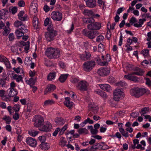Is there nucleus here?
Segmentation results:
<instances>
[{
    "label": "nucleus",
    "mask_w": 151,
    "mask_h": 151,
    "mask_svg": "<svg viewBox=\"0 0 151 151\" xmlns=\"http://www.w3.org/2000/svg\"><path fill=\"white\" fill-rule=\"evenodd\" d=\"M45 55L49 58L57 59L60 56V51L59 49L49 47L46 49Z\"/></svg>",
    "instance_id": "nucleus-1"
},
{
    "label": "nucleus",
    "mask_w": 151,
    "mask_h": 151,
    "mask_svg": "<svg viewBox=\"0 0 151 151\" xmlns=\"http://www.w3.org/2000/svg\"><path fill=\"white\" fill-rule=\"evenodd\" d=\"M130 92L132 96L139 98L146 93V90L144 88H135L131 89Z\"/></svg>",
    "instance_id": "nucleus-2"
},
{
    "label": "nucleus",
    "mask_w": 151,
    "mask_h": 151,
    "mask_svg": "<svg viewBox=\"0 0 151 151\" xmlns=\"http://www.w3.org/2000/svg\"><path fill=\"white\" fill-rule=\"evenodd\" d=\"M48 32L45 34V36L46 40L50 42L54 39V37L57 35V32L53 28L51 29V27L47 29Z\"/></svg>",
    "instance_id": "nucleus-3"
},
{
    "label": "nucleus",
    "mask_w": 151,
    "mask_h": 151,
    "mask_svg": "<svg viewBox=\"0 0 151 151\" xmlns=\"http://www.w3.org/2000/svg\"><path fill=\"white\" fill-rule=\"evenodd\" d=\"M96 65L95 62L93 60H91L84 63L83 66L84 70L89 72Z\"/></svg>",
    "instance_id": "nucleus-4"
},
{
    "label": "nucleus",
    "mask_w": 151,
    "mask_h": 151,
    "mask_svg": "<svg viewBox=\"0 0 151 151\" xmlns=\"http://www.w3.org/2000/svg\"><path fill=\"white\" fill-rule=\"evenodd\" d=\"M93 21L92 23L87 25V28L89 30L92 31L99 30L101 27V23L99 22H95L93 19Z\"/></svg>",
    "instance_id": "nucleus-5"
},
{
    "label": "nucleus",
    "mask_w": 151,
    "mask_h": 151,
    "mask_svg": "<svg viewBox=\"0 0 151 151\" xmlns=\"http://www.w3.org/2000/svg\"><path fill=\"white\" fill-rule=\"evenodd\" d=\"M35 122L34 126L37 127H40L44 124V120L43 117L40 115H36L33 119Z\"/></svg>",
    "instance_id": "nucleus-6"
},
{
    "label": "nucleus",
    "mask_w": 151,
    "mask_h": 151,
    "mask_svg": "<svg viewBox=\"0 0 151 151\" xmlns=\"http://www.w3.org/2000/svg\"><path fill=\"white\" fill-rule=\"evenodd\" d=\"M82 34L90 39L94 38L96 36L99 35L97 31L90 30L87 31L86 29H84L82 31Z\"/></svg>",
    "instance_id": "nucleus-7"
},
{
    "label": "nucleus",
    "mask_w": 151,
    "mask_h": 151,
    "mask_svg": "<svg viewBox=\"0 0 151 151\" xmlns=\"http://www.w3.org/2000/svg\"><path fill=\"white\" fill-rule=\"evenodd\" d=\"M124 94L121 89H116L114 90L113 93V99L116 101H119L123 97Z\"/></svg>",
    "instance_id": "nucleus-8"
},
{
    "label": "nucleus",
    "mask_w": 151,
    "mask_h": 151,
    "mask_svg": "<svg viewBox=\"0 0 151 151\" xmlns=\"http://www.w3.org/2000/svg\"><path fill=\"white\" fill-rule=\"evenodd\" d=\"M88 83L84 81H81L79 82L76 86L77 88L81 91H85L87 90Z\"/></svg>",
    "instance_id": "nucleus-9"
},
{
    "label": "nucleus",
    "mask_w": 151,
    "mask_h": 151,
    "mask_svg": "<svg viewBox=\"0 0 151 151\" xmlns=\"http://www.w3.org/2000/svg\"><path fill=\"white\" fill-rule=\"evenodd\" d=\"M51 17L54 20L60 21L62 18V14L59 11H53L51 14Z\"/></svg>",
    "instance_id": "nucleus-10"
},
{
    "label": "nucleus",
    "mask_w": 151,
    "mask_h": 151,
    "mask_svg": "<svg viewBox=\"0 0 151 151\" xmlns=\"http://www.w3.org/2000/svg\"><path fill=\"white\" fill-rule=\"evenodd\" d=\"M135 75L133 73V72H132L130 73H129L128 75H125L124 76V78L127 80L132 81L134 82H136L139 81V78L134 75Z\"/></svg>",
    "instance_id": "nucleus-11"
},
{
    "label": "nucleus",
    "mask_w": 151,
    "mask_h": 151,
    "mask_svg": "<svg viewBox=\"0 0 151 151\" xmlns=\"http://www.w3.org/2000/svg\"><path fill=\"white\" fill-rule=\"evenodd\" d=\"M110 71L109 68H101L98 70V73L101 76H106L109 74Z\"/></svg>",
    "instance_id": "nucleus-12"
},
{
    "label": "nucleus",
    "mask_w": 151,
    "mask_h": 151,
    "mask_svg": "<svg viewBox=\"0 0 151 151\" xmlns=\"http://www.w3.org/2000/svg\"><path fill=\"white\" fill-rule=\"evenodd\" d=\"M37 4L36 3H32L31 4L29 8V12L30 14L35 15V14L37 13L38 11L37 10Z\"/></svg>",
    "instance_id": "nucleus-13"
},
{
    "label": "nucleus",
    "mask_w": 151,
    "mask_h": 151,
    "mask_svg": "<svg viewBox=\"0 0 151 151\" xmlns=\"http://www.w3.org/2000/svg\"><path fill=\"white\" fill-rule=\"evenodd\" d=\"M26 142L28 145L33 147H36L37 144V142L36 140L31 137L27 138Z\"/></svg>",
    "instance_id": "nucleus-14"
},
{
    "label": "nucleus",
    "mask_w": 151,
    "mask_h": 151,
    "mask_svg": "<svg viewBox=\"0 0 151 151\" xmlns=\"http://www.w3.org/2000/svg\"><path fill=\"white\" fill-rule=\"evenodd\" d=\"M52 128V125L50 122H47L42 128H40L39 130L42 131L47 132L50 131Z\"/></svg>",
    "instance_id": "nucleus-15"
},
{
    "label": "nucleus",
    "mask_w": 151,
    "mask_h": 151,
    "mask_svg": "<svg viewBox=\"0 0 151 151\" xmlns=\"http://www.w3.org/2000/svg\"><path fill=\"white\" fill-rule=\"evenodd\" d=\"M29 44L30 42L29 41H27V42H25L23 41H21L18 42L17 45H18L19 46V47H22L23 46H24V50L25 51H27L29 49Z\"/></svg>",
    "instance_id": "nucleus-16"
},
{
    "label": "nucleus",
    "mask_w": 151,
    "mask_h": 151,
    "mask_svg": "<svg viewBox=\"0 0 151 151\" xmlns=\"http://www.w3.org/2000/svg\"><path fill=\"white\" fill-rule=\"evenodd\" d=\"M19 19L22 21L27 20L28 19V16L26 14H24L23 11H20L18 15Z\"/></svg>",
    "instance_id": "nucleus-17"
},
{
    "label": "nucleus",
    "mask_w": 151,
    "mask_h": 151,
    "mask_svg": "<svg viewBox=\"0 0 151 151\" xmlns=\"http://www.w3.org/2000/svg\"><path fill=\"white\" fill-rule=\"evenodd\" d=\"M91 56L90 53L88 51H85L83 54H80L79 57L82 60L86 61L89 59Z\"/></svg>",
    "instance_id": "nucleus-18"
},
{
    "label": "nucleus",
    "mask_w": 151,
    "mask_h": 151,
    "mask_svg": "<svg viewBox=\"0 0 151 151\" xmlns=\"http://www.w3.org/2000/svg\"><path fill=\"white\" fill-rule=\"evenodd\" d=\"M87 6L90 8H93L96 5V0H85Z\"/></svg>",
    "instance_id": "nucleus-19"
},
{
    "label": "nucleus",
    "mask_w": 151,
    "mask_h": 151,
    "mask_svg": "<svg viewBox=\"0 0 151 151\" xmlns=\"http://www.w3.org/2000/svg\"><path fill=\"white\" fill-rule=\"evenodd\" d=\"M133 70L134 71L133 73L139 76H143L145 72L143 69L138 67H136Z\"/></svg>",
    "instance_id": "nucleus-20"
},
{
    "label": "nucleus",
    "mask_w": 151,
    "mask_h": 151,
    "mask_svg": "<svg viewBox=\"0 0 151 151\" xmlns=\"http://www.w3.org/2000/svg\"><path fill=\"white\" fill-rule=\"evenodd\" d=\"M56 88V87L54 85L51 84L48 86L44 92L45 94H47L48 93H50L53 91Z\"/></svg>",
    "instance_id": "nucleus-21"
},
{
    "label": "nucleus",
    "mask_w": 151,
    "mask_h": 151,
    "mask_svg": "<svg viewBox=\"0 0 151 151\" xmlns=\"http://www.w3.org/2000/svg\"><path fill=\"white\" fill-rule=\"evenodd\" d=\"M70 98L68 97L65 98V101L64 102V104L67 107L71 109L73 105V103L70 101Z\"/></svg>",
    "instance_id": "nucleus-22"
},
{
    "label": "nucleus",
    "mask_w": 151,
    "mask_h": 151,
    "mask_svg": "<svg viewBox=\"0 0 151 151\" xmlns=\"http://www.w3.org/2000/svg\"><path fill=\"white\" fill-rule=\"evenodd\" d=\"M33 25L36 29L39 28L40 24L39 22L38 19L36 16H34L33 19Z\"/></svg>",
    "instance_id": "nucleus-23"
},
{
    "label": "nucleus",
    "mask_w": 151,
    "mask_h": 151,
    "mask_svg": "<svg viewBox=\"0 0 151 151\" xmlns=\"http://www.w3.org/2000/svg\"><path fill=\"white\" fill-rule=\"evenodd\" d=\"M99 86L100 88L104 90L109 92L111 91V87L109 84H102L100 85Z\"/></svg>",
    "instance_id": "nucleus-24"
},
{
    "label": "nucleus",
    "mask_w": 151,
    "mask_h": 151,
    "mask_svg": "<svg viewBox=\"0 0 151 151\" xmlns=\"http://www.w3.org/2000/svg\"><path fill=\"white\" fill-rule=\"evenodd\" d=\"M44 25L47 26L48 25L47 29H48L49 28L51 27V29L53 28V26L52 24V21L51 19L48 18H47L44 21Z\"/></svg>",
    "instance_id": "nucleus-25"
},
{
    "label": "nucleus",
    "mask_w": 151,
    "mask_h": 151,
    "mask_svg": "<svg viewBox=\"0 0 151 151\" xmlns=\"http://www.w3.org/2000/svg\"><path fill=\"white\" fill-rule=\"evenodd\" d=\"M56 123L58 125H62L65 123V121L64 119L60 117L56 118L55 120Z\"/></svg>",
    "instance_id": "nucleus-26"
},
{
    "label": "nucleus",
    "mask_w": 151,
    "mask_h": 151,
    "mask_svg": "<svg viewBox=\"0 0 151 151\" xmlns=\"http://www.w3.org/2000/svg\"><path fill=\"white\" fill-rule=\"evenodd\" d=\"M9 89L10 91L8 95L9 97H13L17 95L18 93L16 89L12 88H10Z\"/></svg>",
    "instance_id": "nucleus-27"
},
{
    "label": "nucleus",
    "mask_w": 151,
    "mask_h": 151,
    "mask_svg": "<svg viewBox=\"0 0 151 151\" xmlns=\"http://www.w3.org/2000/svg\"><path fill=\"white\" fill-rule=\"evenodd\" d=\"M146 21V19L145 18L139 19L138 22L139 23L134 24V25L137 27H142V25L143 24L144 22Z\"/></svg>",
    "instance_id": "nucleus-28"
},
{
    "label": "nucleus",
    "mask_w": 151,
    "mask_h": 151,
    "mask_svg": "<svg viewBox=\"0 0 151 151\" xmlns=\"http://www.w3.org/2000/svg\"><path fill=\"white\" fill-rule=\"evenodd\" d=\"M69 74H62L59 77V81L62 83H64L67 79Z\"/></svg>",
    "instance_id": "nucleus-29"
},
{
    "label": "nucleus",
    "mask_w": 151,
    "mask_h": 151,
    "mask_svg": "<svg viewBox=\"0 0 151 151\" xmlns=\"http://www.w3.org/2000/svg\"><path fill=\"white\" fill-rule=\"evenodd\" d=\"M93 18L90 17L89 18H84L83 19V23L85 24H90L91 23H92L93 21Z\"/></svg>",
    "instance_id": "nucleus-30"
},
{
    "label": "nucleus",
    "mask_w": 151,
    "mask_h": 151,
    "mask_svg": "<svg viewBox=\"0 0 151 151\" xmlns=\"http://www.w3.org/2000/svg\"><path fill=\"white\" fill-rule=\"evenodd\" d=\"M40 146L41 149L43 150H47L50 147L48 144L45 142L40 144Z\"/></svg>",
    "instance_id": "nucleus-31"
},
{
    "label": "nucleus",
    "mask_w": 151,
    "mask_h": 151,
    "mask_svg": "<svg viewBox=\"0 0 151 151\" xmlns=\"http://www.w3.org/2000/svg\"><path fill=\"white\" fill-rule=\"evenodd\" d=\"M56 76V73L55 72L50 73L47 76V80L51 81L55 79Z\"/></svg>",
    "instance_id": "nucleus-32"
},
{
    "label": "nucleus",
    "mask_w": 151,
    "mask_h": 151,
    "mask_svg": "<svg viewBox=\"0 0 151 151\" xmlns=\"http://www.w3.org/2000/svg\"><path fill=\"white\" fill-rule=\"evenodd\" d=\"M96 92L97 94L101 96L104 98H106L107 97V95L103 91L98 90L96 91Z\"/></svg>",
    "instance_id": "nucleus-33"
},
{
    "label": "nucleus",
    "mask_w": 151,
    "mask_h": 151,
    "mask_svg": "<svg viewBox=\"0 0 151 151\" xmlns=\"http://www.w3.org/2000/svg\"><path fill=\"white\" fill-rule=\"evenodd\" d=\"M78 132L79 134H86L88 133V131L86 128H81L79 129Z\"/></svg>",
    "instance_id": "nucleus-34"
},
{
    "label": "nucleus",
    "mask_w": 151,
    "mask_h": 151,
    "mask_svg": "<svg viewBox=\"0 0 151 151\" xmlns=\"http://www.w3.org/2000/svg\"><path fill=\"white\" fill-rule=\"evenodd\" d=\"M83 13L84 14L88 16L93 15V14L92 10L88 9H85Z\"/></svg>",
    "instance_id": "nucleus-35"
},
{
    "label": "nucleus",
    "mask_w": 151,
    "mask_h": 151,
    "mask_svg": "<svg viewBox=\"0 0 151 151\" xmlns=\"http://www.w3.org/2000/svg\"><path fill=\"white\" fill-rule=\"evenodd\" d=\"M13 78L14 79L16 80L18 82L22 81V78L21 75L18 76L15 74L13 76Z\"/></svg>",
    "instance_id": "nucleus-36"
},
{
    "label": "nucleus",
    "mask_w": 151,
    "mask_h": 151,
    "mask_svg": "<svg viewBox=\"0 0 151 151\" xmlns=\"http://www.w3.org/2000/svg\"><path fill=\"white\" fill-rule=\"evenodd\" d=\"M15 34L17 38L19 39L20 37L24 35V32L23 31H20L19 29H17L16 31Z\"/></svg>",
    "instance_id": "nucleus-37"
},
{
    "label": "nucleus",
    "mask_w": 151,
    "mask_h": 151,
    "mask_svg": "<svg viewBox=\"0 0 151 151\" xmlns=\"http://www.w3.org/2000/svg\"><path fill=\"white\" fill-rule=\"evenodd\" d=\"M149 110V108L148 107H145L143 108L141 111L140 113H141V116H145L144 114H145Z\"/></svg>",
    "instance_id": "nucleus-38"
},
{
    "label": "nucleus",
    "mask_w": 151,
    "mask_h": 151,
    "mask_svg": "<svg viewBox=\"0 0 151 151\" xmlns=\"http://www.w3.org/2000/svg\"><path fill=\"white\" fill-rule=\"evenodd\" d=\"M36 78H31L29 79L27 83L30 85V86H33L35 83V81L36 80Z\"/></svg>",
    "instance_id": "nucleus-39"
},
{
    "label": "nucleus",
    "mask_w": 151,
    "mask_h": 151,
    "mask_svg": "<svg viewBox=\"0 0 151 151\" xmlns=\"http://www.w3.org/2000/svg\"><path fill=\"white\" fill-rule=\"evenodd\" d=\"M8 13L7 10L2 9L0 11V18L3 19L2 17L5 15H7Z\"/></svg>",
    "instance_id": "nucleus-40"
},
{
    "label": "nucleus",
    "mask_w": 151,
    "mask_h": 151,
    "mask_svg": "<svg viewBox=\"0 0 151 151\" xmlns=\"http://www.w3.org/2000/svg\"><path fill=\"white\" fill-rule=\"evenodd\" d=\"M111 58L110 55L109 54H106L105 58V61H104V65L105 66L108 65V62L111 60Z\"/></svg>",
    "instance_id": "nucleus-41"
},
{
    "label": "nucleus",
    "mask_w": 151,
    "mask_h": 151,
    "mask_svg": "<svg viewBox=\"0 0 151 151\" xmlns=\"http://www.w3.org/2000/svg\"><path fill=\"white\" fill-rule=\"evenodd\" d=\"M55 103V101L51 100H48L45 101L44 105L45 106L51 105Z\"/></svg>",
    "instance_id": "nucleus-42"
},
{
    "label": "nucleus",
    "mask_w": 151,
    "mask_h": 151,
    "mask_svg": "<svg viewBox=\"0 0 151 151\" xmlns=\"http://www.w3.org/2000/svg\"><path fill=\"white\" fill-rule=\"evenodd\" d=\"M2 119L6 121V124H9L10 123L11 121V118L9 116H5Z\"/></svg>",
    "instance_id": "nucleus-43"
},
{
    "label": "nucleus",
    "mask_w": 151,
    "mask_h": 151,
    "mask_svg": "<svg viewBox=\"0 0 151 151\" xmlns=\"http://www.w3.org/2000/svg\"><path fill=\"white\" fill-rule=\"evenodd\" d=\"M141 53L145 57L149 55V50L147 49H144L142 51Z\"/></svg>",
    "instance_id": "nucleus-44"
},
{
    "label": "nucleus",
    "mask_w": 151,
    "mask_h": 151,
    "mask_svg": "<svg viewBox=\"0 0 151 151\" xmlns=\"http://www.w3.org/2000/svg\"><path fill=\"white\" fill-rule=\"evenodd\" d=\"M9 28L5 27L4 29V31L3 32V34L4 36H7L10 32Z\"/></svg>",
    "instance_id": "nucleus-45"
},
{
    "label": "nucleus",
    "mask_w": 151,
    "mask_h": 151,
    "mask_svg": "<svg viewBox=\"0 0 151 151\" xmlns=\"http://www.w3.org/2000/svg\"><path fill=\"white\" fill-rule=\"evenodd\" d=\"M67 126H68V124H65L64 125V126L61 129H60V131H59L60 132L59 135H62L63 134L64 131L67 128V127H68Z\"/></svg>",
    "instance_id": "nucleus-46"
},
{
    "label": "nucleus",
    "mask_w": 151,
    "mask_h": 151,
    "mask_svg": "<svg viewBox=\"0 0 151 151\" xmlns=\"http://www.w3.org/2000/svg\"><path fill=\"white\" fill-rule=\"evenodd\" d=\"M115 122H112L110 120H107L106 122V123L108 125H112L113 124H115L116 123L118 122V119L117 117H116L115 118Z\"/></svg>",
    "instance_id": "nucleus-47"
},
{
    "label": "nucleus",
    "mask_w": 151,
    "mask_h": 151,
    "mask_svg": "<svg viewBox=\"0 0 151 151\" xmlns=\"http://www.w3.org/2000/svg\"><path fill=\"white\" fill-rule=\"evenodd\" d=\"M14 26L17 27H18L19 26H21L23 25V23L21 21L17 20L14 23Z\"/></svg>",
    "instance_id": "nucleus-48"
},
{
    "label": "nucleus",
    "mask_w": 151,
    "mask_h": 151,
    "mask_svg": "<svg viewBox=\"0 0 151 151\" xmlns=\"http://www.w3.org/2000/svg\"><path fill=\"white\" fill-rule=\"evenodd\" d=\"M17 7L16 6H14L12 8H11L10 7L9 9V11L10 12H11L13 14H15L17 12Z\"/></svg>",
    "instance_id": "nucleus-49"
},
{
    "label": "nucleus",
    "mask_w": 151,
    "mask_h": 151,
    "mask_svg": "<svg viewBox=\"0 0 151 151\" xmlns=\"http://www.w3.org/2000/svg\"><path fill=\"white\" fill-rule=\"evenodd\" d=\"M6 79L1 78L0 79V86L1 85L2 87H5L6 84Z\"/></svg>",
    "instance_id": "nucleus-50"
},
{
    "label": "nucleus",
    "mask_w": 151,
    "mask_h": 151,
    "mask_svg": "<svg viewBox=\"0 0 151 151\" xmlns=\"http://www.w3.org/2000/svg\"><path fill=\"white\" fill-rule=\"evenodd\" d=\"M46 137L45 136H40L38 137V139L41 143L45 142Z\"/></svg>",
    "instance_id": "nucleus-51"
},
{
    "label": "nucleus",
    "mask_w": 151,
    "mask_h": 151,
    "mask_svg": "<svg viewBox=\"0 0 151 151\" xmlns=\"http://www.w3.org/2000/svg\"><path fill=\"white\" fill-rule=\"evenodd\" d=\"M38 133V132L37 131H31L29 132V134L32 136H35Z\"/></svg>",
    "instance_id": "nucleus-52"
},
{
    "label": "nucleus",
    "mask_w": 151,
    "mask_h": 151,
    "mask_svg": "<svg viewBox=\"0 0 151 151\" xmlns=\"http://www.w3.org/2000/svg\"><path fill=\"white\" fill-rule=\"evenodd\" d=\"M20 108V105L18 104L15 105L13 107V109L15 112H18L19 111Z\"/></svg>",
    "instance_id": "nucleus-53"
},
{
    "label": "nucleus",
    "mask_w": 151,
    "mask_h": 151,
    "mask_svg": "<svg viewBox=\"0 0 151 151\" xmlns=\"http://www.w3.org/2000/svg\"><path fill=\"white\" fill-rule=\"evenodd\" d=\"M94 146H97L99 150H105L106 149V147L103 148L102 145L100 143L96 144Z\"/></svg>",
    "instance_id": "nucleus-54"
},
{
    "label": "nucleus",
    "mask_w": 151,
    "mask_h": 151,
    "mask_svg": "<svg viewBox=\"0 0 151 151\" xmlns=\"http://www.w3.org/2000/svg\"><path fill=\"white\" fill-rule=\"evenodd\" d=\"M104 39V37L102 35H99L96 38V42H101Z\"/></svg>",
    "instance_id": "nucleus-55"
},
{
    "label": "nucleus",
    "mask_w": 151,
    "mask_h": 151,
    "mask_svg": "<svg viewBox=\"0 0 151 151\" xmlns=\"http://www.w3.org/2000/svg\"><path fill=\"white\" fill-rule=\"evenodd\" d=\"M87 123H88L90 124H92L93 123V120H91L90 118H88L84 120V122L83 123L86 124Z\"/></svg>",
    "instance_id": "nucleus-56"
},
{
    "label": "nucleus",
    "mask_w": 151,
    "mask_h": 151,
    "mask_svg": "<svg viewBox=\"0 0 151 151\" xmlns=\"http://www.w3.org/2000/svg\"><path fill=\"white\" fill-rule=\"evenodd\" d=\"M18 5L20 7H24L25 5V2L22 0H21L19 1Z\"/></svg>",
    "instance_id": "nucleus-57"
},
{
    "label": "nucleus",
    "mask_w": 151,
    "mask_h": 151,
    "mask_svg": "<svg viewBox=\"0 0 151 151\" xmlns=\"http://www.w3.org/2000/svg\"><path fill=\"white\" fill-rule=\"evenodd\" d=\"M96 60L99 65L101 66H105L104 63V62H101L100 58L97 59Z\"/></svg>",
    "instance_id": "nucleus-58"
},
{
    "label": "nucleus",
    "mask_w": 151,
    "mask_h": 151,
    "mask_svg": "<svg viewBox=\"0 0 151 151\" xmlns=\"http://www.w3.org/2000/svg\"><path fill=\"white\" fill-rule=\"evenodd\" d=\"M32 60V58L30 57H27L25 59L24 63L26 64H27L29 62H30Z\"/></svg>",
    "instance_id": "nucleus-59"
},
{
    "label": "nucleus",
    "mask_w": 151,
    "mask_h": 151,
    "mask_svg": "<svg viewBox=\"0 0 151 151\" xmlns=\"http://www.w3.org/2000/svg\"><path fill=\"white\" fill-rule=\"evenodd\" d=\"M98 49L100 51H103L104 49V45L101 43L99 44L98 45Z\"/></svg>",
    "instance_id": "nucleus-60"
},
{
    "label": "nucleus",
    "mask_w": 151,
    "mask_h": 151,
    "mask_svg": "<svg viewBox=\"0 0 151 151\" xmlns=\"http://www.w3.org/2000/svg\"><path fill=\"white\" fill-rule=\"evenodd\" d=\"M145 79L146 81V84L148 86H151V81L148 78H145Z\"/></svg>",
    "instance_id": "nucleus-61"
},
{
    "label": "nucleus",
    "mask_w": 151,
    "mask_h": 151,
    "mask_svg": "<svg viewBox=\"0 0 151 151\" xmlns=\"http://www.w3.org/2000/svg\"><path fill=\"white\" fill-rule=\"evenodd\" d=\"M19 115L17 113H15L13 115V118L15 120H17L19 118Z\"/></svg>",
    "instance_id": "nucleus-62"
},
{
    "label": "nucleus",
    "mask_w": 151,
    "mask_h": 151,
    "mask_svg": "<svg viewBox=\"0 0 151 151\" xmlns=\"http://www.w3.org/2000/svg\"><path fill=\"white\" fill-rule=\"evenodd\" d=\"M7 58L3 55H0V61L1 62H4L7 60Z\"/></svg>",
    "instance_id": "nucleus-63"
},
{
    "label": "nucleus",
    "mask_w": 151,
    "mask_h": 151,
    "mask_svg": "<svg viewBox=\"0 0 151 151\" xmlns=\"http://www.w3.org/2000/svg\"><path fill=\"white\" fill-rule=\"evenodd\" d=\"M4 63L7 68H11L10 62L7 59V60H6Z\"/></svg>",
    "instance_id": "nucleus-64"
}]
</instances>
